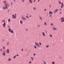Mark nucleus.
<instances>
[{"label":"nucleus","mask_w":64,"mask_h":64,"mask_svg":"<svg viewBox=\"0 0 64 64\" xmlns=\"http://www.w3.org/2000/svg\"><path fill=\"white\" fill-rule=\"evenodd\" d=\"M6 53H8V54H9V53H10L9 52V49H7L6 51Z\"/></svg>","instance_id":"423d86ee"},{"label":"nucleus","mask_w":64,"mask_h":64,"mask_svg":"<svg viewBox=\"0 0 64 64\" xmlns=\"http://www.w3.org/2000/svg\"><path fill=\"white\" fill-rule=\"evenodd\" d=\"M39 44L40 45V46H41L42 45V44H41V43L40 42H39Z\"/></svg>","instance_id":"473e14b6"},{"label":"nucleus","mask_w":64,"mask_h":64,"mask_svg":"<svg viewBox=\"0 0 64 64\" xmlns=\"http://www.w3.org/2000/svg\"><path fill=\"white\" fill-rule=\"evenodd\" d=\"M3 49H5V47L4 46L3 47Z\"/></svg>","instance_id":"ea45409f"},{"label":"nucleus","mask_w":64,"mask_h":64,"mask_svg":"<svg viewBox=\"0 0 64 64\" xmlns=\"http://www.w3.org/2000/svg\"><path fill=\"white\" fill-rule=\"evenodd\" d=\"M28 63L29 64H32V62L31 61H29L28 62Z\"/></svg>","instance_id":"a878e982"},{"label":"nucleus","mask_w":64,"mask_h":64,"mask_svg":"<svg viewBox=\"0 0 64 64\" xmlns=\"http://www.w3.org/2000/svg\"><path fill=\"white\" fill-rule=\"evenodd\" d=\"M7 46H8L9 45V42H8L6 44Z\"/></svg>","instance_id":"c756f323"},{"label":"nucleus","mask_w":64,"mask_h":64,"mask_svg":"<svg viewBox=\"0 0 64 64\" xmlns=\"http://www.w3.org/2000/svg\"><path fill=\"white\" fill-rule=\"evenodd\" d=\"M52 29L54 30H57V29L54 27Z\"/></svg>","instance_id":"f3484780"},{"label":"nucleus","mask_w":64,"mask_h":64,"mask_svg":"<svg viewBox=\"0 0 64 64\" xmlns=\"http://www.w3.org/2000/svg\"><path fill=\"white\" fill-rule=\"evenodd\" d=\"M3 3H4V4H7V3H6V2L5 0H4V1Z\"/></svg>","instance_id":"4be33fe9"},{"label":"nucleus","mask_w":64,"mask_h":64,"mask_svg":"<svg viewBox=\"0 0 64 64\" xmlns=\"http://www.w3.org/2000/svg\"><path fill=\"white\" fill-rule=\"evenodd\" d=\"M58 11V9H56L54 10V13H55L56 12H57Z\"/></svg>","instance_id":"1a4fd4ad"},{"label":"nucleus","mask_w":64,"mask_h":64,"mask_svg":"<svg viewBox=\"0 0 64 64\" xmlns=\"http://www.w3.org/2000/svg\"><path fill=\"white\" fill-rule=\"evenodd\" d=\"M43 64H47V63L45 61H44L43 62Z\"/></svg>","instance_id":"a211bd4d"},{"label":"nucleus","mask_w":64,"mask_h":64,"mask_svg":"<svg viewBox=\"0 0 64 64\" xmlns=\"http://www.w3.org/2000/svg\"><path fill=\"white\" fill-rule=\"evenodd\" d=\"M12 18L13 19H16V16H15L13 14L12 15Z\"/></svg>","instance_id":"0eeeda50"},{"label":"nucleus","mask_w":64,"mask_h":64,"mask_svg":"<svg viewBox=\"0 0 64 64\" xmlns=\"http://www.w3.org/2000/svg\"><path fill=\"white\" fill-rule=\"evenodd\" d=\"M41 0H38V2H40V1Z\"/></svg>","instance_id":"c03bdc74"},{"label":"nucleus","mask_w":64,"mask_h":64,"mask_svg":"<svg viewBox=\"0 0 64 64\" xmlns=\"http://www.w3.org/2000/svg\"><path fill=\"white\" fill-rule=\"evenodd\" d=\"M28 31V30L27 29H26V31Z\"/></svg>","instance_id":"49530a36"},{"label":"nucleus","mask_w":64,"mask_h":64,"mask_svg":"<svg viewBox=\"0 0 64 64\" xmlns=\"http://www.w3.org/2000/svg\"><path fill=\"white\" fill-rule=\"evenodd\" d=\"M35 44L38 47H39L40 46V44L38 42H35Z\"/></svg>","instance_id":"20e7f679"},{"label":"nucleus","mask_w":64,"mask_h":64,"mask_svg":"<svg viewBox=\"0 0 64 64\" xmlns=\"http://www.w3.org/2000/svg\"><path fill=\"white\" fill-rule=\"evenodd\" d=\"M42 34L44 37H45V33H44V32H42Z\"/></svg>","instance_id":"ddd939ff"},{"label":"nucleus","mask_w":64,"mask_h":64,"mask_svg":"<svg viewBox=\"0 0 64 64\" xmlns=\"http://www.w3.org/2000/svg\"><path fill=\"white\" fill-rule=\"evenodd\" d=\"M60 20H61V22L62 23H63V22H64V18H60Z\"/></svg>","instance_id":"39448f33"},{"label":"nucleus","mask_w":64,"mask_h":64,"mask_svg":"<svg viewBox=\"0 0 64 64\" xmlns=\"http://www.w3.org/2000/svg\"><path fill=\"white\" fill-rule=\"evenodd\" d=\"M34 48H35V49H36L37 48L36 47V46H34Z\"/></svg>","instance_id":"c9c22d12"},{"label":"nucleus","mask_w":64,"mask_h":64,"mask_svg":"<svg viewBox=\"0 0 64 64\" xmlns=\"http://www.w3.org/2000/svg\"><path fill=\"white\" fill-rule=\"evenodd\" d=\"M44 11H46L47 10H46V9H44Z\"/></svg>","instance_id":"864d4df0"},{"label":"nucleus","mask_w":64,"mask_h":64,"mask_svg":"<svg viewBox=\"0 0 64 64\" xmlns=\"http://www.w3.org/2000/svg\"><path fill=\"white\" fill-rule=\"evenodd\" d=\"M16 56H19V55L16 54V55H15L14 56L13 58L14 59H15V58H16Z\"/></svg>","instance_id":"9d476101"},{"label":"nucleus","mask_w":64,"mask_h":64,"mask_svg":"<svg viewBox=\"0 0 64 64\" xmlns=\"http://www.w3.org/2000/svg\"><path fill=\"white\" fill-rule=\"evenodd\" d=\"M4 51H3V52H4Z\"/></svg>","instance_id":"bf43d9fd"},{"label":"nucleus","mask_w":64,"mask_h":64,"mask_svg":"<svg viewBox=\"0 0 64 64\" xmlns=\"http://www.w3.org/2000/svg\"><path fill=\"white\" fill-rule=\"evenodd\" d=\"M49 47V45H46V48H48Z\"/></svg>","instance_id":"6ab92c4d"},{"label":"nucleus","mask_w":64,"mask_h":64,"mask_svg":"<svg viewBox=\"0 0 64 64\" xmlns=\"http://www.w3.org/2000/svg\"><path fill=\"white\" fill-rule=\"evenodd\" d=\"M59 9L60 11H62V9H61V8H60Z\"/></svg>","instance_id":"e433bc0d"},{"label":"nucleus","mask_w":64,"mask_h":64,"mask_svg":"<svg viewBox=\"0 0 64 64\" xmlns=\"http://www.w3.org/2000/svg\"><path fill=\"white\" fill-rule=\"evenodd\" d=\"M2 22H4L5 23V20H2Z\"/></svg>","instance_id":"c85d7f7f"},{"label":"nucleus","mask_w":64,"mask_h":64,"mask_svg":"<svg viewBox=\"0 0 64 64\" xmlns=\"http://www.w3.org/2000/svg\"><path fill=\"white\" fill-rule=\"evenodd\" d=\"M2 55L3 56H5V55H6V54H5V53H4V52H3L2 54Z\"/></svg>","instance_id":"aec40b11"},{"label":"nucleus","mask_w":64,"mask_h":64,"mask_svg":"<svg viewBox=\"0 0 64 64\" xmlns=\"http://www.w3.org/2000/svg\"><path fill=\"white\" fill-rule=\"evenodd\" d=\"M8 28H10V26H9V25H8Z\"/></svg>","instance_id":"79ce46f5"},{"label":"nucleus","mask_w":64,"mask_h":64,"mask_svg":"<svg viewBox=\"0 0 64 64\" xmlns=\"http://www.w3.org/2000/svg\"><path fill=\"white\" fill-rule=\"evenodd\" d=\"M11 5H12V3H11Z\"/></svg>","instance_id":"13d9d810"},{"label":"nucleus","mask_w":64,"mask_h":64,"mask_svg":"<svg viewBox=\"0 0 64 64\" xmlns=\"http://www.w3.org/2000/svg\"><path fill=\"white\" fill-rule=\"evenodd\" d=\"M44 26H46L47 25V23L46 22H44Z\"/></svg>","instance_id":"4468645a"},{"label":"nucleus","mask_w":64,"mask_h":64,"mask_svg":"<svg viewBox=\"0 0 64 64\" xmlns=\"http://www.w3.org/2000/svg\"><path fill=\"white\" fill-rule=\"evenodd\" d=\"M22 20H27L25 17H24L23 16H22Z\"/></svg>","instance_id":"6e6552de"},{"label":"nucleus","mask_w":64,"mask_h":64,"mask_svg":"<svg viewBox=\"0 0 64 64\" xmlns=\"http://www.w3.org/2000/svg\"><path fill=\"white\" fill-rule=\"evenodd\" d=\"M38 27H40V25H38Z\"/></svg>","instance_id":"603ef678"},{"label":"nucleus","mask_w":64,"mask_h":64,"mask_svg":"<svg viewBox=\"0 0 64 64\" xmlns=\"http://www.w3.org/2000/svg\"><path fill=\"white\" fill-rule=\"evenodd\" d=\"M22 51H23V49H22Z\"/></svg>","instance_id":"4d7b16f0"},{"label":"nucleus","mask_w":64,"mask_h":64,"mask_svg":"<svg viewBox=\"0 0 64 64\" xmlns=\"http://www.w3.org/2000/svg\"><path fill=\"white\" fill-rule=\"evenodd\" d=\"M60 14H62V12H60Z\"/></svg>","instance_id":"58836bf2"},{"label":"nucleus","mask_w":64,"mask_h":64,"mask_svg":"<svg viewBox=\"0 0 64 64\" xmlns=\"http://www.w3.org/2000/svg\"><path fill=\"white\" fill-rule=\"evenodd\" d=\"M29 2L32 4L33 3V0H29Z\"/></svg>","instance_id":"9b49d317"},{"label":"nucleus","mask_w":64,"mask_h":64,"mask_svg":"<svg viewBox=\"0 0 64 64\" xmlns=\"http://www.w3.org/2000/svg\"><path fill=\"white\" fill-rule=\"evenodd\" d=\"M49 16L50 17H52V15H51V14H50V15H49Z\"/></svg>","instance_id":"4c0bfd02"},{"label":"nucleus","mask_w":64,"mask_h":64,"mask_svg":"<svg viewBox=\"0 0 64 64\" xmlns=\"http://www.w3.org/2000/svg\"><path fill=\"white\" fill-rule=\"evenodd\" d=\"M10 21H11V20H10V19H8V22H10Z\"/></svg>","instance_id":"cd10ccee"},{"label":"nucleus","mask_w":64,"mask_h":64,"mask_svg":"<svg viewBox=\"0 0 64 64\" xmlns=\"http://www.w3.org/2000/svg\"><path fill=\"white\" fill-rule=\"evenodd\" d=\"M49 14H53V12L51 11H50L49 12Z\"/></svg>","instance_id":"2eb2a0df"},{"label":"nucleus","mask_w":64,"mask_h":64,"mask_svg":"<svg viewBox=\"0 0 64 64\" xmlns=\"http://www.w3.org/2000/svg\"><path fill=\"white\" fill-rule=\"evenodd\" d=\"M3 28L5 27V26H6V24H5V22H4L3 24Z\"/></svg>","instance_id":"f8f14e48"},{"label":"nucleus","mask_w":64,"mask_h":64,"mask_svg":"<svg viewBox=\"0 0 64 64\" xmlns=\"http://www.w3.org/2000/svg\"><path fill=\"white\" fill-rule=\"evenodd\" d=\"M22 2H24V0H22Z\"/></svg>","instance_id":"37998d69"},{"label":"nucleus","mask_w":64,"mask_h":64,"mask_svg":"<svg viewBox=\"0 0 64 64\" xmlns=\"http://www.w3.org/2000/svg\"><path fill=\"white\" fill-rule=\"evenodd\" d=\"M11 60V58H9L8 59V61H10Z\"/></svg>","instance_id":"bb28decb"},{"label":"nucleus","mask_w":64,"mask_h":64,"mask_svg":"<svg viewBox=\"0 0 64 64\" xmlns=\"http://www.w3.org/2000/svg\"><path fill=\"white\" fill-rule=\"evenodd\" d=\"M14 2H15L16 1V0H14Z\"/></svg>","instance_id":"5fc2aeb1"},{"label":"nucleus","mask_w":64,"mask_h":64,"mask_svg":"<svg viewBox=\"0 0 64 64\" xmlns=\"http://www.w3.org/2000/svg\"><path fill=\"white\" fill-rule=\"evenodd\" d=\"M4 39H3V40H2V41L3 42H4Z\"/></svg>","instance_id":"8fccbe9b"},{"label":"nucleus","mask_w":64,"mask_h":64,"mask_svg":"<svg viewBox=\"0 0 64 64\" xmlns=\"http://www.w3.org/2000/svg\"><path fill=\"white\" fill-rule=\"evenodd\" d=\"M36 1V0H34V2H35Z\"/></svg>","instance_id":"de8ad7c7"},{"label":"nucleus","mask_w":64,"mask_h":64,"mask_svg":"<svg viewBox=\"0 0 64 64\" xmlns=\"http://www.w3.org/2000/svg\"><path fill=\"white\" fill-rule=\"evenodd\" d=\"M55 64V62H53L52 63V64Z\"/></svg>","instance_id":"f704fd0d"},{"label":"nucleus","mask_w":64,"mask_h":64,"mask_svg":"<svg viewBox=\"0 0 64 64\" xmlns=\"http://www.w3.org/2000/svg\"><path fill=\"white\" fill-rule=\"evenodd\" d=\"M35 54H34V56H35Z\"/></svg>","instance_id":"3c124183"},{"label":"nucleus","mask_w":64,"mask_h":64,"mask_svg":"<svg viewBox=\"0 0 64 64\" xmlns=\"http://www.w3.org/2000/svg\"><path fill=\"white\" fill-rule=\"evenodd\" d=\"M31 59L32 60V61H33V60L34 59V58L32 57H31Z\"/></svg>","instance_id":"b1692460"},{"label":"nucleus","mask_w":64,"mask_h":64,"mask_svg":"<svg viewBox=\"0 0 64 64\" xmlns=\"http://www.w3.org/2000/svg\"><path fill=\"white\" fill-rule=\"evenodd\" d=\"M33 9L34 10H36V8L35 7H34Z\"/></svg>","instance_id":"5701e85b"},{"label":"nucleus","mask_w":64,"mask_h":64,"mask_svg":"<svg viewBox=\"0 0 64 64\" xmlns=\"http://www.w3.org/2000/svg\"><path fill=\"white\" fill-rule=\"evenodd\" d=\"M15 16H16V14H15Z\"/></svg>","instance_id":"6e6d98bb"},{"label":"nucleus","mask_w":64,"mask_h":64,"mask_svg":"<svg viewBox=\"0 0 64 64\" xmlns=\"http://www.w3.org/2000/svg\"><path fill=\"white\" fill-rule=\"evenodd\" d=\"M27 15H28V14H27Z\"/></svg>","instance_id":"052dcab7"},{"label":"nucleus","mask_w":64,"mask_h":64,"mask_svg":"<svg viewBox=\"0 0 64 64\" xmlns=\"http://www.w3.org/2000/svg\"><path fill=\"white\" fill-rule=\"evenodd\" d=\"M26 18H27V19H28V18H29V16H26Z\"/></svg>","instance_id":"7c9ffc66"},{"label":"nucleus","mask_w":64,"mask_h":64,"mask_svg":"<svg viewBox=\"0 0 64 64\" xmlns=\"http://www.w3.org/2000/svg\"><path fill=\"white\" fill-rule=\"evenodd\" d=\"M8 30L10 32H11L12 34H13L14 33V31L12 30H11V28H10L8 29Z\"/></svg>","instance_id":"7ed1b4c3"},{"label":"nucleus","mask_w":64,"mask_h":64,"mask_svg":"<svg viewBox=\"0 0 64 64\" xmlns=\"http://www.w3.org/2000/svg\"><path fill=\"white\" fill-rule=\"evenodd\" d=\"M3 9H4V10H5V9H6V8H5V6H3Z\"/></svg>","instance_id":"393cba45"},{"label":"nucleus","mask_w":64,"mask_h":64,"mask_svg":"<svg viewBox=\"0 0 64 64\" xmlns=\"http://www.w3.org/2000/svg\"><path fill=\"white\" fill-rule=\"evenodd\" d=\"M54 24H53L52 23H51L50 24V25L51 26H53V25H54Z\"/></svg>","instance_id":"72a5a7b5"},{"label":"nucleus","mask_w":64,"mask_h":64,"mask_svg":"<svg viewBox=\"0 0 64 64\" xmlns=\"http://www.w3.org/2000/svg\"><path fill=\"white\" fill-rule=\"evenodd\" d=\"M51 6V5H50L49 6V7H50V8Z\"/></svg>","instance_id":"09e8293b"},{"label":"nucleus","mask_w":64,"mask_h":64,"mask_svg":"<svg viewBox=\"0 0 64 64\" xmlns=\"http://www.w3.org/2000/svg\"><path fill=\"white\" fill-rule=\"evenodd\" d=\"M58 2L59 4H61L62 5V6H60V8H62L63 7V6H64V4H63V3H61V2H60V1H58Z\"/></svg>","instance_id":"f257e3e1"},{"label":"nucleus","mask_w":64,"mask_h":64,"mask_svg":"<svg viewBox=\"0 0 64 64\" xmlns=\"http://www.w3.org/2000/svg\"><path fill=\"white\" fill-rule=\"evenodd\" d=\"M2 51V49L1 48L0 49V52Z\"/></svg>","instance_id":"a18cd8bd"},{"label":"nucleus","mask_w":64,"mask_h":64,"mask_svg":"<svg viewBox=\"0 0 64 64\" xmlns=\"http://www.w3.org/2000/svg\"><path fill=\"white\" fill-rule=\"evenodd\" d=\"M4 6L6 8V9H7L8 8V7H9V5L7 4H5Z\"/></svg>","instance_id":"f03ea898"},{"label":"nucleus","mask_w":64,"mask_h":64,"mask_svg":"<svg viewBox=\"0 0 64 64\" xmlns=\"http://www.w3.org/2000/svg\"><path fill=\"white\" fill-rule=\"evenodd\" d=\"M50 36V37H52V35H49Z\"/></svg>","instance_id":"2f4dec72"},{"label":"nucleus","mask_w":64,"mask_h":64,"mask_svg":"<svg viewBox=\"0 0 64 64\" xmlns=\"http://www.w3.org/2000/svg\"><path fill=\"white\" fill-rule=\"evenodd\" d=\"M29 17L30 18H31V15H30L29 16Z\"/></svg>","instance_id":"a19ab883"},{"label":"nucleus","mask_w":64,"mask_h":64,"mask_svg":"<svg viewBox=\"0 0 64 64\" xmlns=\"http://www.w3.org/2000/svg\"><path fill=\"white\" fill-rule=\"evenodd\" d=\"M20 24H22L23 23V21L22 20H20Z\"/></svg>","instance_id":"dca6fc26"},{"label":"nucleus","mask_w":64,"mask_h":64,"mask_svg":"<svg viewBox=\"0 0 64 64\" xmlns=\"http://www.w3.org/2000/svg\"><path fill=\"white\" fill-rule=\"evenodd\" d=\"M39 18L40 19V20H43V19L42 18V17H39Z\"/></svg>","instance_id":"412c9836"}]
</instances>
